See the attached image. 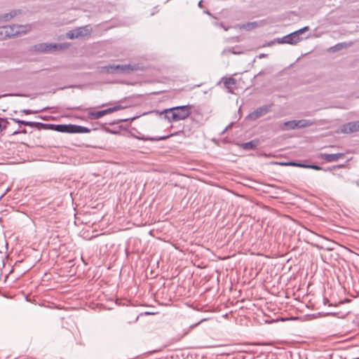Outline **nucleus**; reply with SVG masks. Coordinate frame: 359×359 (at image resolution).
Instances as JSON below:
<instances>
[{
	"instance_id": "obj_4",
	"label": "nucleus",
	"mask_w": 359,
	"mask_h": 359,
	"mask_svg": "<svg viewBox=\"0 0 359 359\" xmlns=\"http://www.w3.org/2000/svg\"><path fill=\"white\" fill-rule=\"evenodd\" d=\"M91 32L92 28L90 27V25H86L69 31L66 36L69 39H74L85 37L90 35Z\"/></svg>"
},
{
	"instance_id": "obj_22",
	"label": "nucleus",
	"mask_w": 359,
	"mask_h": 359,
	"mask_svg": "<svg viewBox=\"0 0 359 359\" xmlns=\"http://www.w3.org/2000/svg\"><path fill=\"white\" fill-rule=\"evenodd\" d=\"M7 38L8 36L5 26L0 27V40H4Z\"/></svg>"
},
{
	"instance_id": "obj_19",
	"label": "nucleus",
	"mask_w": 359,
	"mask_h": 359,
	"mask_svg": "<svg viewBox=\"0 0 359 359\" xmlns=\"http://www.w3.org/2000/svg\"><path fill=\"white\" fill-rule=\"evenodd\" d=\"M257 146V142L255 140H251L248 142H245L242 144V148L245 150L253 149Z\"/></svg>"
},
{
	"instance_id": "obj_9",
	"label": "nucleus",
	"mask_w": 359,
	"mask_h": 359,
	"mask_svg": "<svg viewBox=\"0 0 359 359\" xmlns=\"http://www.w3.org/2000/svg\"><path fill=\"white\" fill-rule=\"evenodd\" d=\"M270 110V107L267 105H264L262 107H260L257 108L256 110L252 111L248 115V118L250 120H256L258 118L264 116V114H267Z\"/></svg>"
},
{
	"instance_id": "obj_27",
	"label": "nucleus",
	"mask_w": 359,
	"mask_h": 359,
	"mask_svg": "<svg viewBox=\"0 0 359 359\" xmlns=\"http://www.w3.org/2000/svg\"><path fill=\"white\" fill-rule=\"evenodd\" d=\"M309 29V27L308 26H306L302 29H299L298 30H297V32L299 33V34H302V33H304V32L306 31H308Z\"/></svg>"
},
{
	"instance_id": "obj_30",
	"label": "nucleus",
	"mask_w": 359,
	"mask_h": 359,
	"mask_svg": "<svg viewBox=\"0 0 359 359\" xmlns=\"http://www.w3.org/2000/svg\"><path fill=\"white\" fill-rule=\"evenodd\" d=\"M341 48H342V44L341 43H338L335 46L332 47V48H333L334 50H339Z\"/></svg>"
},
{
	"instance_id": "obj_32",
	"label": "nucleus",
	"mask_w": 359,
	"mask_h": 359,
	"mask_svg": "<svg viewBox=\"0 0 359 359\" xmlns=\"http://www.w3.org/2000/svg\"><path fill=\"white\" fill-rule=\"evenodd\" d=\"M264 56H265V55H264V54H261V55H259V57H264Z\"/></svg>"
},
{
	"instance_id": "obj_17",
	"label": "nucleus",
	"mask_w": 359,
	"mask_h": 359,
	"mask_svg": "<svg viewBox=\"0 0 359 359\" xmlns=\"http://www.w3.org/2000/svg\"><path fill=\"white\" fill-rule=\"evenodd\" d=\"M51 128H54L55 130L57 132L60 133H67L68 132L69 124H57V125H50Z\"/></svg>"
},
{
	"instance_id": "obj_21",
	"label": "nucleus",
	"mask_w": 359,
	"mask_h": 359,
	"mask_svg": "<svg viewBox=\"0 0 359 359\" xmlns=\"http://www.w3.org/2000/svg\"><path fill=\"white\" fill-rule=\"evenodd\" d=\"M9 122L6 119L0 118V131L5 130Z\"/></svg>"
},
{
	"instance_id": "obj_28",
	"label": "nucleus",
	"mask_w": 359,
	"mask_h": 359,
	"mask_svg": "<svg viewBox=\"0 0 359 359\" xmlns=\"http://www.w3.org/2000/svg\"><path fill=\"white\" fill-rule=\"evenodd\" d=\"M20 133L26 134L27 133L26 129H23L21 130H15V131L13 132L12 135H15L20 134Z\"/></svg>"
},
{
	"instance_id": "obj_34",
	"label": "nucleus",
	"mask_w": 359,
	"mask_h": 359,
	"mask_svg": "<svg viewBox=\"0 0 359 359\" xmlns=\"http://www.w3.org/2000/svg\"><path fill=\"white\" fill-rule=\"evenodd\" d=\"M353 359H359V358H353Z\"/></svg>"
},
{
	"instance_id": "obj_18",
	"label": "nucleus",
	"mask_w": 359,
	"mask_h": 359,
	"mask_svg": "<svg viewBox=\"0 0 359 359\" xmlns=\"http://www.w3.org/2000/svg\"><path fill=\"white\" fill-rule=\"evenodd\" d=\"M22 124L24 126H31V127H38V128L43 127V128H46V126H47L45 123H39V122H32V121H23V122H22Z\"/></svg>"
},
{
	"instance_id": "obj_3",
	"label": "nucleus",
	"mask_w": 359,
	"mask_h": 359,
	"mask_svg": "<svg viewBox=\"0 0 359 359\" xmlns=\"http://www.w3.org/2000/svg\"><path fill=\"white\" fill-rule=\"evenodd\" d=\"M8 38L17 36L18 35L26 34L31 29V26L29 25H13L10 26H5Z\"/></svg>"
},
{
	"instance_id": "obj_24",
	"label": "nucleus",
	"mask_w": 359,
	"mask_h": 359,
	"mask_svg": "<svg viewBox=\"0 0 359 359\" xmlns=\"http://www.w3.org/2000/svg\"><path fill=\"white\" fill-rule=\"evenodd\" d=\"M90 130L86 127L77 126L76 133H88Z\"/></svg>"
},
{
	"instance_id": "obj_13",
	"label": "nucleus",
	"mask_w": 359,
	"mask_h": 359,
	"mask_svg": "<svg viewBox=\"0 0 359 359\" xmlns=\"http://www.w3.org/2000/svg\"><path fill=\"white\" fill-rule=\"evenodd\" d=\"M280 128L282 130H290L296 129L294 120V121H288L281 123L280 125Z\"/></svg>"
},
{
	"instance_id": "obj_26",
	"label": "nucleus",
	"mask_w": 359,
	"mask_h": 359,
	"mask_svg": "<svg viewBox=\"0 0 359 359\" xmlns=\"http://www.w3.org/2000/svg\"><path fill=\"white\" fill-rule=\"evenodd\" d=\"M204 320H201V321L195 323V324H193L192 325H191L189 329H188V331L185 332L184 334H187L188 332H189L191 330H192L194 328H195L196 327H197L201 322H203Z\"/></svg>"
},
{
	"instance_id": "obj_2",
	"label": "nucleus",
	"mask_w": 359,
	"mask_h": 359,
	"mask_svg": "<svg viewBox=\"0 0 359 359\" xmlns=\"http://www.w3.org/2000/svg\"><path fill=\"white\" fill-rule=\"evenodd\" d=\"M67 43H39L34 46L35 50L41 53H51L58 50H62L68 48Z\"/></svg>"
},
{
	"instance_id": "obj_1",
	"label": "nucleus",
	"mask_w": 359,
	"mask_h": 359,
	"mask_svg": "<svg viewBox=\"0 0 359 359\" xmlns=\"http://www.w3.org/2000/svg\"><path fill=\"white\" fill-rule=\"evenodd\" d=\"M165 113L169 121L184 120L190 116L191 107L190 105L177 106L165 109Z\"/></svg>"
},
{
	"instance_id": "obj_15",
	"label": "nucleus",
	"mask_w": 359,
	"mask_h": 359,
	"mask_svg": "<svg viewBox=\"0 0 359 359\" xmlns=\"http://www.w3.org/2000/svg\"><path fill=\"white\" fill-rule=\"evenodd\" d=\"M20 13V11H13L8 13H5L0 17V20L8 21V20L12 19L13 18H14L15 16H16Z\"/></svg>"
},
{
	"instance_id": "obj_20",
	"label": "nucleus",
	"mask_w": 359,
	"mask_h": 359,
	"mask_svg": "<svg viewBox=\"0 0 359 359\" xmlns=\"http://www.w3.org/2000/svg\"><path fill=\"white\" fill-rule=\"evenodd\" d=\"M116 65H109L104 67H102V70L104 72H107L108 74H116L117 69L116 68Z\"/></svg>"
},
{
	"instance_id": "obj_10",
	"label": "nucleus",
	"mask_w": 359,
	"mask_h": 359,
	"mask_svg": "<svg viewBox=\"0 0 359 359\" xmlns=\"http://www.w3.org/2000/svg\"><path fill=\"white\" fill-rule=\"evenodd\" d=\"M344 154H320V157L326 162H335L344 157Z\"/></svg>"
},
{
	"instance_id": "obj_7",
	"label": "nucleus",
	"mask_w": 359,
	"mask_h": 359,
	"mask_svg": "<svg viewBox=\"0 0 359 359\" xmlns=\"http://www.w3.org/2000/svg\"><path fill=\"white\" fill-rule=\"evenodd\" d=\"M340 131L342 133L350 134L355 132H359V121H351L343 124L340 127Z\"/></svg>"
},
{
	"instance_id": "obj_8",
	"label": "nucleus",
	"mask_w": 359,
	"mask_h": 359,
	"mask_svg": "<svg viewBox=\"0 0 359 359\" xmlns=\"http://www.w3.org/2000/svg\"><path fill=\"white\" fill-rule=\"evenodd\" d=\"M301 40L302 38L300 37V35L297 31H295L286 36H284L280 41H278V42L281 43H288L294 45L297 43Z\"/></svg>"
},
{
	"instance_id": "obj_6",
	"label": "nucleus",
	"mask_w": 359,
	"mask_h": 359,
	"mask_svg": "<svg viewBox=\"0 0 359 359\" xmlns=\"http://www.w3.org/2000/svg\"><path fill=\"white\" fill-rule=\"evenodd\" d=\"M124 109V107H123L122 105H121V104H116V105H114L112 107H109V108H107V109H104V110L96 111H90L88 114V116L92 119H98V118L102 117L103 116H104L106 114H110V113H112L114 111H118V110H121V109Z\"/></svg>"
},
{
	"instance_id": "obj_14",
	"label": "nucleus",
	"mask_w": 359,
	"mask_h": 359,
	"mask_svg": "<svg viewBox=\"0 0 359 359\" xmlns=\"http://www.w3.org/2000/svg\"><path fill=\"white\" fill-rule=\"evenodd\" d=\"M258 26V23L257 22H250L247 23L242 24L239 25V28L241 29H245L247 31L252 30L256 28Z\"/></svg>"
},
{
	"instance_id": "obj_31",
	"label": "nucleus",
	"mask_w": 359,
	"mask_h": 359,
	"mask_svg": "<svg viewBox=\"0 0 359 359\" xmlns=\"http://www.w3.org/2000/svg\"><path fill=\"white\" fill-rule=\"evenodd\" d=\"M11 120L14 121L15 123L22 124V122H23V120H20L18 118H12Z\"/></svg>"
},
{
	"instance_id": "obj_5",
	"label": "nucleus",
	"mask_w": 359,
	"mask_h": 359,
	"mask_svg": "<svg viewBox=\"0 0 359 359\" xmlns=\"http://www.w3.org/2000/svg\"><path fill=\"white\" fill-rule=\"evenodd\" d=\"M116 68L118 74H128L137 71H143L145 69L143 65L139 63L134 65H116Z\"/></svg>"
},
{
	"instance_id": "obj_23",
	"label": "nucleus",
	"mask_w": 359,
	"mask_h": 359,
	"mask_svg": "<svg viewBox=\"0 0 359 359\" xmlns=\"http://www.w3.org/2000/svg\"><path fill=\"white\" fill-rule=\"evenodd\" d=\"M172 135H168V136H164V137H142L140 138L141 140H151V141H158V140H165V139H167L170 136H172Z\"/></svg>"
},
{
	"instance_id": "obj_25",
	"label": "nucleus",
	"mask_w": 359,
	"mask_h": 359,
	"mask_svg": "<svg viewBox=\"0 0 359 359\" xmlns=\"http://www.w3.org/2000/svg\"><path fill=\"white\" fill-rule=\"evenodd\" d=\"M77 125L69 124L67 133H76Z\"/></svg>"
},
{
	"instance_id": "obj_12",
	"label": "nucleus",
	"mask_w": 359,
	"mask_h": 359,
	"mask_svg": "<svg viewBox=\"0 0 359 359\" xmlns=\"http://www.w3.org/2000/svg\"><path fill=\"white\" fill-rule=\"evenodd\" d=\"M236 83V80L233 77L224 79V85L228 89V92L232 93V86Z\"/></svg>"
},
{
	"instance_id": "obj_16",
	"label": "nucleus",
	"mask_w": 359,
	"mask_h": 359,
	"mask_svg": "<svg viewBox=\"0 0 359 359\" xmlns=\"http://www.w3.org/2000/svg\"><path fill=\"white\" fill-rule=\"evenodd\" d=\"M290 165H295V166H298V167H300V168H311V169H313V170H323V168L319 166V165H308V164H303V163H289Z\"/></svg>"
},
{
	"instance_id": "obj_11",
	"label": "nucleus",
	"mask_w": 359,
	"mask_h": 359,
	"mask_svg": "<svg viewBox=\"0 0 359 359\" xmlns=\"http://www.w3.org/2000/svg\"><path fill=\"white\" fill-rule=\"evenodd\" d=\"M295 128H304L311 126L314 124V122L311 120L302 119V120H294Z\"/></svg>"
},
{
	"instance_id": "obj_33",
	"label": "nucleus",
	"mask_w": 359,
	"mask_h": 359,
	"mask_svg": "<svg viewBox=\"0 0 359 359\" xmlns=\"http://www.w3.org/2000/svg\"><path fill=\"white\" fill-rule=\"evenodd\" d=\"M198 6H201V1H200V2L198 3Z\"/></svg>"
},
{
	"instance_id": "obj_29",
	"label": "nucleus",
	"mask_w": 359,
	"mask_h": 359,
	"mask_svg": "<svg viewBox=\"0 0 359 359\" xmlns=\"http://www.w3.org/2000/svg\"><path fill=\"white\" fill-rule=\"evenodd\" d=\"M21 113H23L25 114H32L34 113V111H32L31 109H23L21 111Z\"/></svg>"
}]
</instances>
